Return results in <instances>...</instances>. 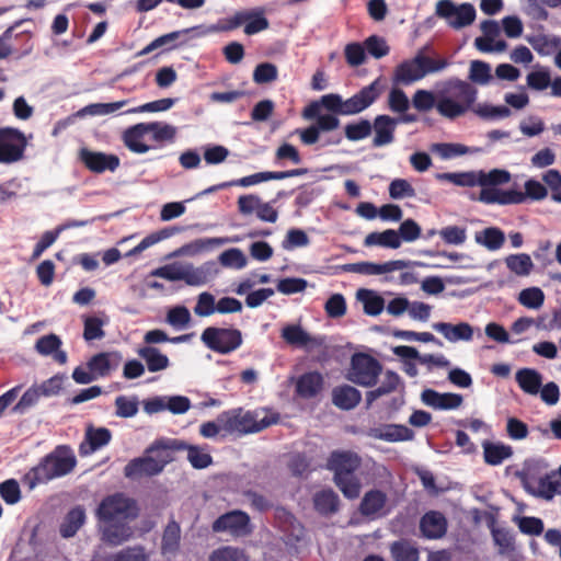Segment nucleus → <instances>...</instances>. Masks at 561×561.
Returning a JSON list of instances; mask_svg holds the SVG:
<instances>
[{
	"mask_svg": "<svg viewBox=\"0 0 561 561\" xmlns=\"http://www.w3.org/2000/svg\"><path fill=\"white\" fill-rule=\"evenodd\" d=\"M362 467V457L352 450H333L327 469L333 473V482L347 500H356L362 492V480L357 471Z\"/></svg>",
	"mask_w": 561,
	"mask_h": 561,
	"instance_id": "obj_2",
	"label": "nucleus"
},
{
	"mask_svg": "<svg viewBox=\"0 0 561 561\" xmlns=\"http://www.w3.org/2000/svg\"><path fill=\"white\" fill-rule=\"evenodd\" d=\"M385 89L386 84L381 77H379L368 85L363 87L347 100H343L340 94L330 93L322 95L320 103L325 110L334 114L344 116L356 115L373 105L381 96Z\"/></svg>",
	"mask_w": 561,
	"mask_h": 561,
	"instance_id": "obj_5",
	"label": "nucleus"
},
{
	"mask_svg": "<svg viewBox=\"0 0 561 561\" xmlns=\"http://www.w3.org/2000/svg\"><path fill=\"white\" fill-rule=\"evenodd\" d=\"M373 126L368 119L362 118L357 122L348 123L344 127L345 137L350 141H359L371 135Z\"/></svg>",
	"mask_w": 561,
	"mask_h": 561,
	"instance_id": "obj_50",
	"label": "nucleus"
},
{
	"mask_svg": "<svg viewBox=\"0 0 561 561\" xmlns=\"http://www.w3.org/2000/svg\"><path fill=\"white\" fill-rule=\"evenodd\" d=\"M438 234L446 244L461 245L467 240V229L459 226L444 227Z\"/></svg>",
	"mask_w": 561,
	"mask_h": 561,
	"instance_id": "obj_57",
	"label": "nucleus"
},
{
	"mask_svg": "<svg viewBox=\"0 0 561 561\" xmlns=\"http://www.w3.org/2000/svg\"><path fill=\"white\" fill-rule=\"evenodd\" d=\"M95 515L101 524L102 540L116 547L131 537L128 524L138 517L139 506L135 499L116 492L100 502Z\"/></svg>",
	"mask_w": 561,
	"mask_h": 561,
	"instance_id": "obj_1",
	"label": "nucleus"
},
{
	"mask_svg": "<svg viewBox=\"0 0 561 561\" xmlns=\"http://www.w3.org/2000/svg\"><path fill=\"white\" fill-rule=\"evenodd\" d=\"M433 329L442 333L449 342L470 341L473 336V329L467 322H460L458 324L437 322L433 324Z\"/></svg>",
	"mask_w": 561,
	"mask_h": 561,
	"instance_id": "obj_31",
	"label": "nucleus"
},
{
	"mask_svg": "<svg viewBox=\"0 0 561 561\" xmlns=\"http://www.w3.org/2000/svg\"><path fill=\"white\" fill-rule=\"evenodd\" d=\"M360 400V392L350 385L335 387L332 391V401L341 410H352Z\"/></svg>",
	"mask_w": 561,
	"mask_h": 561,
	"instance_id": "obj_33",
	"label": "nucleus"
},
{
	"mask_svg": "<svg viewBox=\"0 0 561 561\" xmlns=\"http://www.w3.org/2000/svg\"><path fill=\"white\" fill-rule=\"evenodd\" d=\"M511 181V173L506 170L493 169L490 172L479 171L480 186H496Z\"/></svg>",
	"mask_w": 561,
	"mask_h": 561,
	"instance_id": "obj_52",
	"label": "nucleus"
},
{
	"mask_svg": "<svg viewBox=\"0 0 561 561\" xmlns=\"http://www.w3.org/2000/svg\"><path fill=\"white\" fill-rule=\"evenodd\" d=\"M145 125L148 134V141L151 142L150 145L161 148L167 142H173L176 135L174 126L162 122L145 123Z\"/></svg>",
	"mask_w": 561,
	"mask_h": 561,
	"instance_id": "obj_32",
	"label": "nucleus"
},
{
	"mask_svg": "<svg viewBox=\"0 0 561 561\" xmlns=\"http://www.w3.org/2000/svg\"><path fill=\"white\" fill-rule=\"evenodd\" d=\"M309 243V237L302 229L293 228L287 231L282 247L285 250H293L295 248L307 247Z\"/></svg>",
	"mask_w": 561,
	"mask_h": 561,
	"instance_id": "obj_62",
	"label": "nucleus"
},
{
	"mask_svg": "<svg viewBox=\"0 0 561 561\" xmlns=\"http://www.w3.org/2000/svg\"><path fill=\"white\" fill-rule=\"evenodd\" d=\"M215 534L227 533L234 538L245 537L252 533L251 519L248 513L233 510L220 515L211 524Z\"/></svg>",
	"mask_w": 561,
	"mask_h": 561,
	"instance_id": "obj_14",
	"label": "nucleus"
},
{
	"mask_svg": "<svg viewBox=\"0 0 561 561\" xmlns=\"http://www.w3.org/2000/svg\"><path fill=\"white\" fill-rule=\"evenodd\" d=\"M79 158L84 167L93 173L114 172L121 163L116 154L92 151L87 148L80 150Z\"/></svg>",
	"mask_w": 561,
	"mask_h": 561,
	"instance_id": "obj_16",
	"label": "nucleus"
},
{
	"mask_svg": "<svg viewBox=\"0 0 561 561\" xmlns=\"http://www.w3.org/2000/svg\"><path fill=\"white\" fill-rule=\"evenodd\" d=\"M438 180H444L457 186L473 187L479 185V172H446L437 175Z\"/></svg>",
	"mask_w": 561,
	"mask_h": 561,
	"instance_id": "obj_49",
	"label": "nucleus"
},
{
	"mask_svg": "<svg viewBox=\"0 0 561 561\" xmlns=\"http://www.w3.org/2000/svg\"><path fill=\"white\" fill-rule=\"evenodd\" d=\"M209 561H248V559L243 550L227 546L214 550Z\"/></svg>",
	"mask_w": 561,
	"mask_h": 561,
	"instance_id": "obj_60",
	"label": "nucleus"
},
{
	"mask_svg": "<svg viewBox=\"0 0 561 561\" xmlns=\"http://www.w3.org/2000/svg\"><path fill=\"white\" fill-rule=\"evenodd\" d=\"M282 339L291 346L305 347L313 343V339L299 324H287L280 331Z\"/></svg>",
	"mask_w": 561,
	"mask_h": 561,
	"instance_id": "obj_44",
	"label": "nucleus"
},
{
	"mask_svg": "<svg viewBox=\"0 0 561 561\" xmlns=\"http://www.w3.org/2000/svg\"><path fill=\"white\" fill-rule=\"evenodd\" d=\"M148 559L149 557L142 546H134L112 554L106 561H148Z\"/></svg>",
	"mask_w": 561,
	"mask_h": 561,
	"instance_id": "obj_56",
	"label": "nucleus"
},
{
	"mask_svg": "<svg viewBox=\"0 0 561 561\" xmlns=\"http://www.w3.org/2000/svg\"><path fill=\"white\" fill-rule=\"evenodd\" d=\"M201 340L209 350L218 354H230L243 342L242 332L239 329L216 327L206 328Z\"/></svg>",
	"mask_w": 561,
	"mask_h": 561,
	"instance_id": "obj_9",
	"label": "nucleus"
},
{
	"mask_svg": "<svg viewBox=\"0 0 561 561\" xmlns=\"http://www.w3.org/2000/svg\"><path fill=\"white\" fill-rule=\"evenodd\" d=\"M122 354L117 351L101 352L93 355L87 363V367L93 371L95 378L106 377L117 369L122 363Z\"/></svg>",
	"mask_w": 561,
	"mask_h": 561,
	"instance_id": "obj_20",
	"label": "nucleus"
},
{
	"mask_svg": "<svg viewBox=\"0 0 561 561\" xmlns=\"http://www.w3.org/2000/svg\"><path fill=\"white\" fill-rule=\"evenodd\" d=\"M472 112L484 121H497L506 118L512 114L511 110L505 105L495 106L488 103H474Z\"/></svg>",
	"mask_w": 561,
	"mask_h": 561,
	"instance_id": "obj_48",
	"label": "nucleus"
},
{
	"mask_svg": "<svg viewBox=\"0 0 561 561\" xmlns=\"http://www.w3.org/2000/svg\"><path fill=\"white\" fill-rule=\"evenodd\" d=\"M137 354L146 362L150 373L161 371L170 366L169 357L154 346H142L138 348Z\"/></svg>",
	"mask_w": 561,
	"mask_h": 561,
	"instance_id": "obj_35",
	"label": "nucleus"
},
{
	"mask_svg": "<svg viewBox=\"0 0 561 561\" xmlns=\"http://www.w3.org/2000/svg\"><path fill=\"white\" fill-rule=\"evenodd\" d=\"M492 537L500 554H508L515 550V538L507 529L493 528Z\"/></svg>",
	"mask_w": 561,
	"mask_h": 561,
	"instance_id": "obj_55",
	"label": "nucleus"
},
{
	"mask_svg": "<svg viewBox=\"0 0 561 561\" xmlns=\"http://www.w3.org/2000/svg\"><path fill=\"white\" fill-rule=\"evenodd\" d=\"M476 242L490 251L499 250L505 242L504 232L497 227H489L476 233Z\"/></svg>",
	"mask_w": 561,
	"mask_h": 561,
	"instance_id": "obj_45",
	"label": "nucleus"
},
{
	"mask_svg": "<svg viewBox=\"0 0 561 561\" xmlns=\"http://www.w3.org/2000/svg\"><path fill=\"white\" fill-rule=\"evenodd\" d=\"M478 89L470 82L453 78L446 81L437 95V112L448 119H455L472 111Z\"/></svg>",
	"mask_w": 561,
	"mask_h": 561,
	"instance_id": "obj_3",
	"label": "nucleus"
},
{
	"mask_svg": "<svg viewBox=\"0 0 561 561\" xmlns=\"http://www.w3.org/2000/svg\"><path fill=\"white\" fill-rule=\"evenodd\" d=\"M323 383V377L319 371H308L297 378L295 392L302 399H312L321 392Z\"/></svg>",
	"mask_w": 561,
	"mask_h": 561,
	"instance_id": "obj_27",
	"label": "nucleus"
},
{
	"mask_svg": "<svg viewBox=\"0 0 561 561\" xmlns=\"http://www.w3.org/2000/svg\"><path fill=\"white\" fill-rule=\"evenodd\" d=\"M516 476L523 483L524 489L531 495L540 497L547 501L552 500L556 495L561 494V481L557 477V472L552 471L545 474L538 481V486L534 488L530 484L533 478L531 468L526 465L522 471H518Z\"/></svg>",
	"mask_w": 561,
	"mask_h": 561,
	"instance_id": "obj_13",
	"label": "nucleus"
},
{
	"mask_svg": "<svg viewBox=\"0 0 561 561\" xmlns=\"http://www.w3.org/2000/svg\"><path fill=\"white\" fill-rule=\"evenodd\" d=\"M471 83L485 85L492 80L491 66L482 60H472L469 68Z\"/></svg>",
	"mask_w": 561,
	"mask_h": 561,
	"instance_id": "obj_51",
	"label": "nucleus"
},
{
	"mask_svg": "<svg viewBox=\"0 0 561 561\" xmlns=\"http://www.w3.org/2000/svg\"><path fill=\"white\" fill-rule=\"evenodd\" d=\"M25 21L27 20L21 19L15 21L0 35V60L9 57L21 59L32 53L34 48L32 32H15V30Z\"/></svg>",
	"mask_w": 561,
	"mask_h": 561,
	"instance_id": "obj_8",
	"label": "nucleus"
},
{
	"mask_svg": "<svg viewBox=\"0 0 561 561\" xmlns=\"http://www.w3.org/2000/svg\"><path fill=\"white\" fill-rule=\"evenodd\" d=\"M387 501L388 497L383 491L378 489L369 490L364 494L358 511L360 515L370 519L381 517L386 514L385 507Z\"/></svg>",
	"mask_w": 561,
	"mask_h": 561,
	"instance_id": "obj_21",
	"label": "nucleus"
},
{
	"mask_svg": "<svg viewBox=\"0 0 561 561\" xmlns=\"http://www.w3.org/2000/svg\"><path fill=\"white\" fill-rule=\"evenodd\" d=\"M187 447V443L178 438H160L156 439L147 449L146 454L153 455V459L161 465V472L164 467L174 460V453L183 451Z\"/></svg>",
	"mask_w": 561,
	"mask_h": 561,
	"instance_id": "obj_15",
	"label": "nucleus"
},
{
	"mask_svg": "<svg viewBox=\"0 0 561 561\" xmlns=\"http://www.w3.org/2000/svg\"><path fill=\"white\" fill-rule=\"evenodd\" d=\"M410 261L393 260L385 263L358 262L344 265V271L363 275H380L401 271L411 266Z\"/></svg>",
	"mask_w": 561,
	"mask_h": 561,
	"instance_id": "obj_17",
	"label": "nucleus"
},
{
	"mask_svg": "<svg viewBox=\"0 0 561 561\" xmlns=\"http://www.w3.org/2000/svg\"><path fill=\"white\" fill-rule=\"evenodd\" d=\"M516 381L524 392L535 396L541 388L542 377L535 369L522 368L516 373Z\"/></svg>",
	"mask_w": 561,
	"mask_h": 561,
	"instance_id": "obj_42",
	"label": "nucleus"
},
{
	"mask_svg": "<svg viewBox=\"0 0 561 561\" xmlns=\"http://www.w3.org/2000/svg\"><path fill=\"white\" fill-rule=\"evenodd\" d=\"M364 245L370 247H382L389 249L400 248V237L397 230L387 229L382 232L374 231L368 233L364 239Z\"/></svg>",
	"mask_w": 561,
	"mask_h": 561,
	"instance_id": "obj_39",
	"label": "nucleus"
},
{
	"mask_svg": "<svg viewBox=\"0 0 561 561\" xmlns=\"http://www.w3.org/2000/svg\"><path fill=\"white\" fill-rule=\"evenodd\" d=\"M27 139L14 127H0V163L12 164L24 158Z\"/></svg>",
	"mask_w": 561,
	"mask_h": 561,
	"instance_id": "obj_11",
	"label": "nucleus"
},
{
	"mask_svg": "<svg viewBox=\"0 0 561 561\" xmlns=\"http://www.w3.org/2000/svg\"><path fill=\"white\" fill-rule=\"evenodd\" d=\"M369 436L386 442H404L413 439L414 433L405 425L388 424L382 427L370 428Z\"/></svg>",
	"mask_w": 561,
	"mask_h": 561,
	"instance_id": "obj_28",
	"label": "nucleus"
},
{
	"mask_svg": "<svg viewBox=\"0 0 561 561\" xmlns=\"http://www.w3.org/2000/svg\"><path fill=\"white\" fill-rule=\"evenodd\" d=\"M505 265L517 276H528L534 268L531 257L527 253L507 255L505 257Z\"/></svg>",
	"mask_w": 561,
	"mask_h": 561,
	"instance_id": "obj_46",
	"label": "nucleus"
},
{
	"mask_svg": "<svg viewBox=\"0 0 561 561\" xmlns=\"http://www.w3.org/2000/svg\"><path fill=\"white\" fill-rule=\"evenodd\" d=\"M42 398L41 392L38 391L36 386H32L28 388L18 401V403L12 408L13 413L23 414L28 409L34 407L39 399Z\"/></svg>",
	"mask_w": 561,
	"mask_h": 561,
	"instance_id": "obj_59",
	"label": "nucleus"
},
{
	"mask_svg": "<svg viewBox=\"0 0 561 561\" xmlns=\"http://www.w3.org/2000/svg\"><path fill=\"white\" fill-rule=\"evenodd\" d=\"M435 14L439 19H444L451 28L461 30L474 22L477 11L469 2L457 4L453 0H438L435 5Z\"/></svg>",
	"mask_w": 561,
	"mask_h": 561,
	"instance_id": "obj_10",
	"label": "nucleus"
},
{
	"mask_svg": "<svg viewBox=\"0 0 561 561\" xmlns=\"http://www.w3.org/2000/svg\"><path fill=\"white\" fill-rule=\"evenodd\" d=\"M388 106L393 113H400L402 116L399 122L414 123L417 121L415 114L405 113L410 107V101L405 92L399 88H393L388 96Z\"/></svg>",
	"mask_w": 561,
	"mask_h": 561,
	"instance_id": "obj_34",
	"label": "nucleus"
},
{
	"mask_svg": "<svg viewBox=\"0 0 561 561\" xmlns=\"http://www.w3.org/2000/svg\"><path fill=\"white\" fill-rule=\"evenodd\" d=\"M518 301L526 308L538 309L543 305L545 294L539 287H529L519 293Z\"/></svg>",
	"mask_w": 561,
	"mask_h": 561,
	"instance_id": "obj_53",
	"label": "nucleus"
},
{
	"mask_svg": "<svg viewBox=\"0 0 561 561\" xmlns=\"http://www.w3.org/2000/svg\"><path fill=\"white\" fill-rule=\"evenodd\" d=\"M85 522V512L81 506L70 510L65 516L59 527V533L64 538L73 537Z\"/></svg>",
	"mask_w": 561,
	"mask_h": 561,
	"instance_id": "obj_40",
	"label": "nucleus"
},
{
	"mask_svg": "<svg viewBox=\"0 0 561 561\" xmlns=\"http://www.w3.org/2000/svg\"><path fill=\"white\" fill-rule=\"evenodd\" d=\"M437 99L432 91L428 90H416L412 96V106L419 112H428L433 107H436Z\"/></svg>",
	"mask_w": 561,
	"mask_h": 561,
	"instance_id": "obj_58",
	"label": "nucleus"
},
{
	"mask_svg": "<svg viewBox=\"0 0 561 561\" xmlns=\"http://www.w3.org/2000/svg\"><path fill=\"white\" fill-rule=\"evenodd\" d=\"M425 77L423 71L416 61V57L408 59L399 64L393 72V82L398 84H411Z\"/></svg>",
	"mask_w": 561,
	"mask_h": 561,
	"instance_id": "obj_30",
	"label": "nucleus"
},
{
	"mask_svg": "<svg viewBox=\"0 0 561 561\" xmlns=\"http://www.w3.org/2000/svg\"><path fill=\"white\" fill-rule=\"evenodd\" d=\"M381 364L373 356L364 353L353 355L348 379L363 387L376 385L381 374Z\"/></svg>",
	"mask_w": 561,
	"mask_h": 561,
	"instance_id": "obj_12",
	"label": "nucleus"
},
{
	"mask_svg": "<svg viewBox=\"0 0 561 561\" xmlns=\"http://www.w3.org/2000/svg\"><path fill=\"white\" fill-rule=\"evenodd\" d=\"M324 310L329 318H341L346 313V300L342 294H333L324 304Z\"/></svg>",
	"mask_w": 561,
	"mask_h": 561,
	"instance_id": "obj_63",
	"label": "nucleus"
},
{
	"mask_svg": "<svg viewBox=\"0 0 561 561\" xmlns=\"http://www.w3.org/2000/svg\"><path fill=\"white\" fill-rule=\"evenodd\" d=\"M211 263H205L198 267L191 264L183 265L182 280L190 286H201L206 284L211 274Z\"/></svg>",
	"mask_w": 561,
	"mask_h": 561,
	"instance_id": "obj_43",
	"label": "nucleus"
},
{
	"mask_svg": "<svg viewBox=\"0 0 561 561\" xmlns=\"http://www.w3.org/2000/svg\"><path fill=\"white\" fill-rule=\"evenodd\" d=\"M241 25H244V34L254 35L267 30L270 22L265 16L263 8L240 10L234 12L231 16L219 20L217 24L208 25L204 33L230 32Z\"/></svg>",
	"mask_w": 561,
	"mask_h": 561,
	"instance_id": "obj_7",
	"label": "nucleus"
},
{
	"mask_svg": "<svg viewBox=\"0 0 561 561\" xmlns=\"http://www.w3.org/2000/svg\"><path fill=\"white\" fill-rule=\"evenodd\" d=\"M181 541V527L178 522L170 520L165 526L161 540L163 556H173L178 552Z\"/></svg>",
	"mask_w": 561,
	"mask_h": 561,
	"instance_id": "obj_38",
	"label": "nucleus"
},
{
	"mask_svg": "<svg viewBox=\"0 0 561 561\" xmlns=\"http://www.w3.org/2000/svg\"><path fill=\"white\" fill-rule=\"evenodd\" d=\"M215 296L208 291H203L197 297V302L194 307V313L198 317H209L216 312Z\"/></svg>",
	"mask_w": 561,
	"mask_h": 561,
	"instance_id": "obj_61",
	"label": "nucleus"
},
{
	"mask_svg": "<svg viewBox=\"0 0 561 561\" xmlns=\"http://www.w3.org/2000/svg\"><path fill=\"white\" fill-rule=\"evenodd\" d=\"M313 506L321 515H331L339 511L340 497L332 489H324L313 495Z\"/></svg>",
	"mask_w": 561,
	"mask_h": 561,
	"instance_id": "obj_36",
	"label": "nucleus"
},
{
	"mask_svg": "<svg viewBox=\"0 0 561 561\" xmlns=\"http://www.w3.org/2000/svg\"><path fill=\"white\" fill-rule=\"evenodd\" d=\"M184 450H187V460L195 469L207 468L213 462L210 454L199 446L187 444V447Z\"/></svg>",
	"mask_w": 561,
	"mask_h": 561,
	"instance_id": "obj_54",
	"label": "nucleus"
},
{
	"mask_svg": "<svg viewBox=\"0 0 561 561\" xmlns=\"http://www.w3.org/2000/svg\"><path fill=\"white\" fill-rule=\"evenodd\" d=\"M77 466V458L69 446H57L51 453L41 459L37 466L24 476V482L30 489L47 483L54 479L69 474Z\"/></svg>",
	"mask_w": 561,
	"mask_h": 561,
	"instance_id": "obj_4",
	"label": "nucleus"
},
{
	"mask_svg": "<svg viewBox=\"0 0 561 561\" xmlns=\"http://www.w3.org/2000/svg\"><path fill=\"white\" fill-rule=\"evenodd\" d=\"M111 439L112 433L108 428L89 426L84 434V442L79 446V453L81 456H88L106 446Z\"/></svg>",
	"mask_w": 561,
	"mask_h": 561,
	"instance_id": "obj_26",
	"label": "nucleus"
},
{
	"mask_svg": "<svg viewBox=\"0 0 561 561\" xmlns=\"http://www.w3.org/2000/svg\"><path fill=\"white\" fill-rule=\"evenodd\" d=\"M206 27L207 26H204V25H197V26H193V27H188V28H184V30H180V31H174V32L161 35V36L157 37L156 39H153L151 43H149L140 51H138L137 56L148 55L151 51H153L160 47L167 46V45H170L169 49L175 48L178 45L173 44V42H175L176 39H180L184 35L192 34V37L206 36L209 34V33H203L206 31Z\"/></svg>",
	"mask_w": 561,
	"mask_h": 561,
	"instance_id": "obj_18",
	"label": "nucleus"
},
{
	"mask_svg": "<svg viewBox=\"0 0 561 561\" xmlns=\"http://www.w3.org/2000/svg\"><path fill=\"white\" fill-rule=\"evenodd\" d=\"M448 523L439 511H428L420 519V530L426 539H440L447 533Z\"/></svg>",
	"mask_w": 561,
	"mask_h": 561,
	"instance_id": "obj_19",
	"label": "nucleus"
},
{
	"mask_svg": "<svg viewBox=\"0 0 561 561\" xmlns=\"http://www.w3.org/2000/svg\"><path fill=\"white\" fill-rule=\"evenodd\" d=\"M277 67L271 62L259 64L253 72V81L257 84L270 83L277 79Z\"/></svg>",
	"mask_w": 561,
	"mask_h": 561,
	"instance_id": "obj_64",
	"label": "nucleus"
},
{
	"mask_svg": "<svg viewBox=\"0 0 561 561\" xmlns=\"http://www.w3.org/2000/svg\"><path fill=\"white\" fill-rule=\"evenodd\" d=\"M398 123L399 119L393 118L389 115H377L374 119V123L371 124L373 129L375 131L373 147L379 148L393 142L394 131Z\"/></svg>",
	"mask_w": 561,
	"mask_h": 561,
	"instance_id": "obj_22",
	"label": "nucleus"
},
{
	"mask_svg": "<svg viewBox=\"0 0 561 561\" xmlns=\"http://www.w3.org/2000/svg\"><path fill=\"white\" fill-rule=\"evenodd\" d=\"M356 298L363 304L364 312L368 316L376 317L385 308V299L374 290L360 288L356 293Z\"/></svg>",
	"mask_w": 561,
	"mask_h": 561,
	"instance_id": "obj_41",
	"label": "nucleus"
},
{
	"mask_svg": "<svg viewBox=\"0 0 561 561\" xmlns=\"http://www.w3.org/2000/svg\"><path fill=\"white\" fill-rule=\"evenodd\" d=\"M226 434L245 435L257 433L279 421L278 414H263L257 411H243L241 408L224 411L218 415Z\"/></svg>",
	"mask_w": 561,
	"mask_h": 561,
	"instance_id": "obj_6",
	"label": "nucleus"
},
{
	"mask_svg": "<svg viewBox=\"0 0 561 561\" xmlns=\"http://www.w3.org/2000/svg\"><path fill=\"white\" fill-rule=\"evenodd\" d=\"M422 401L436 410H454L462 404L463 398L458 393H440L433 389H425L421 394Z\"/></svg>",
	"mask_w": 561,
	"mask_h": 561,
	"instance_id": "obj_25",
	"label": "nucleus"
},
{
	"mask_svg": "<svg viewBox=\"0 0 561 561\" xmlns=\"http://www.w3.org/2000/svg\"><path fill=\"white\" fill-rule=\"evenodd\" d=\"M159 473H161V465H158L153 457L148 454L131 459L124 468V476L128 479L152 477Z\"/></svg>",
	"mask_w": 561,
	"mask_h": 561,
	"instance_id": "obj_24",
	"label": "nucleus"
},
{
	"mask_svg": "<svg viewBox=\"0 0 561 561\" xmlns=\"http://www.w3.org/2000/svg\"><path fill=\"white\" fill-rule=\"evenodd\" d=\"M61 340L58 335L50 333L47 335L41 336L35 344V350L38 354L43 356L51 355L53 358L64 365L67 363V353L60 350Z\"/></svg>",
	"mask_w": 561,
	"mask_h": 561,
	"instance_id": "obj_29",
	"label": "nucleus"
},
{
	"mask_svg": "<svg viewBox=\"0 0 561 561\" xmlns=\"http://www.w3.org/2000/svg\"><path fill=\"white\" fill-rule=\"evenodd\" d=\"M390 552L394 561H419V549L405 539L394 541L390 546Z\"/></svg>",
	"mask_w": 561,
	"mask_h": 561,
	"instance_id": "obj_47",
	"label": "nucleus"
},
{
	"mask_svg": "<svg viewBox=\"0 0 561 561\" xmlns=\"http://www.w3.org/2000/svg\"><path fill=\"white\" fill-rule=\"evenodd\" d=\"M482 447L484 462L490 466H499L513 455L512 447L503 443L485 440L483 442Z\"/></svg>",
	"mask_w": 561,
	"mask_h": 561,
	"instance_id": "obj_37",
	"label": "nucleus"
},
{
	"mask_svg": "<svg viewBox=\"0 0 561 561\" xmlns=\"http://www.w3.org/2000/svg\"><path fill=\"white\" fill-rule=\"evenodd\" d=\"M145 123L136 124L127 128L123 134L124 145L135 153H146L151 149H158V146L149 145Z\"/></svg>",
	"mask_w": 561,
	"mask_h": 561,
	"instance_id": "obj_23",
	"label": "nucleus"
}]
</instances>
